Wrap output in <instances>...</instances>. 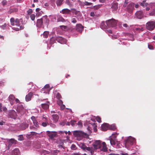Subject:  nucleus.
I'll return each instance as SVG.
<instances>
[{
	"mask_svg": "<svg viewBox=\"0 0 155 155\" xmlns=\"http://www.w3.org/2000/svg\"><path fill=\"white\" fill-rule=\"evenodd\" d=\"M79 12V11H77L75 9H71L70 10L68 9V14L72 13L73 14L77 15Z\"/></svg>",
	"mask_w": 155,
	"mask_h": 155,
	"instance_id": "b1692460",
	"label": "nucleus"
},
{
	"mask_svg": "<svg viewBox=\"0 0 155 155\" xmlns=\"http://www.w3.org/2000/svg\"><path fill=\"white\" fill-rule=\"evenodd\" d=\"M78 145H79V147L80 148H81V149H82L84 151L86 147H87V146L85 144L83 143H80Z\"/></svg>",
	"mask_w": 155,
	"mask_h": 155,
	"instance_id": "cd10ccee",
	"label": "nucleus"
},
{
	"mask_svg": "<svg viewBox=\"0 0 155 155\" xmlns=\"http://www.w3.org/2000/svg\"><path fill=\"white\" fill-rule=\"evenodd\" d=\"M46 90H47V89H44L43 90V91H42V88L41 89V92L42 93H46V94H49V92H47L46 91Z\"/></svg>",
	"mask_w": 155,
	"mask_h": 155,
	"instance_id": "e2e57ef3",
	"label": "nucleus"
},
{
	"mask_svg": "<svg viewBox=\"0 0 155 155\" xmlns=\"http://www.w3.org/2000/svg\"><path fill=\"white\" fill-rule=\"evenodd\" d=\"M61 28L63 30H65L67 28V26L64 25H61L60 26Z\"/></svg>",
	"mask_w": 155,
	"mask_h": 155,
	"instance_id": "4d7b16f0",
	"label": "nucleus"
},
{
	"mask_svg": "<svg viewBox=\"0 0 155 155\" xmlns=\"http://www.w3.org/2000/svg\"><path fill=\"white\" fill-rule=\"evenodd\" d=\"M93 146L95 151L96 150L100 149L102 146L101 142L100 140H96L93 143Z\"/></svg>",
	"mask_w": 155,
	"mask_h": 155,
	"instance_id": "6e6552de",
	"label": "nucleus"
},
{
	"mask_svg": "<svg viewBox=\"0 0 155 155\" xmlns=\"http://www.w3.org/2000/svg\"><path fill=\"white\" fill-rule=\"evenodd\" d=\"M63 102L61 100V99H58L57 101V103L59 105H62L63 104Z\"/></svg>",
	"mask_w": 155,
	"mask_h": 155,
	"instance_id": "49530a36",
	"label": "nucleus"
},
{
	"mask_svg": "<svg viewBox=\"0 0 155 155\" xmlns=\"http://www.w3.org/2000/svg\"><path fill=\"white\" fill-rule=\"evenodd\" d=\"M43 21L41 19H38L37 20V25L38 27H40L41 26L42 24Z\"/></svg>",
	"mask_w": 155,
	"mask_h": 155,
	"instance_id": "bb28decb",
	"label": "nucleus"
},
{
	"mask_svg": "<svg viewBox=\"0 0 155 155\" xmlns=\"http://www.w3.org/2000/svg\"><path fill=\"white\" fill-rule=\"evenodd\" d=\"M135 15L138 18L141 19L143 17V14L142 11H139L136 13Z\"/></svg>",
	"mask_w": 155,
	"mask_h": 155,
	"instance_id": "ddd939ff",
	"label": "nucleus"
},
{
	"mask_svg": "<svg viewBox=\"0 0 155 155\" xmlns=\"http://www.w3.org/2000/svg\"><path fill=\"white\" fill-rule=\"evenodd\" d=\"M9 100H14L15 98L14 95H10L9 97Z\"/></svg>",
	"mask_w": 155,
	"mask_h": 155,
	"instance_id": "bf43d9fd",
	"label": "nucleus"
},
{
	"mask_svg": "<svg viewBox=\"0 0 155 155\" xmlns=\"http://www.w3.org/2000/svg\"><path fill=\"white\" fill-rule=\"evenodd\" d=\"M148 48L149 49L151 50H152L153 49V46L150 45H148Z\"/></svg>",
	"mask_w": 155,
	"mask_h": 155,
	"instance_id": "338daca9",
	"label": "nucleus"
},
{
	"mask_svg": "<svg viewBox=\"0 0 155 155\" xmlns=\"http://www.w3.org/2000/svg\"><path fill=\"white\" fill-rule=\"evenodd\" d=\"M83 29V26L81 24H78L76 26V30L81 33Z\"/></svg>",
	"mask_w": 155,
	"mask_h": 155,
	"instance_id": "4be33fe9",
	"label": "nucleus"
},
{
	"mask_svg": "<svg viewBox=\"0 0 155 155\" xmlns=\"http://www.w3.org/2000/svg\"><path fill=\"white\" fill-rule=\"evenodd\" d=\"M117 135L118 134L117 133H114L112 134V136H110L109 138H111L115 140Z\"/></svg>",
	"mask_w": 155,
	"mask_h": 155,
	"instance_id": "e433bc0d",
	"label": "nucleus"
},
{
	"mask_svg": "<svg viewBox=\"0 0 155 155\" xmlns=\"http://www.w3.org/2000/svg\"><path fill=\"white\" fill-rule=\"evenodd\" d=\"M136 30H137L140 31H143V28L142 27L140 28H136Z\"/></svg>",
	"mask_w": 155,
	"mask_h": 155,
	"instance_id": "774afa93",
	"label": "nucleus"
},
{
	"mask_svg": "<svg viewBox=\"0 0 155 155\" xmlns=\"http://www.w3.org/2000/svg\"><path fill=\"white\" fill-rule=\"evenodd\" d=\"M32 10L31 9H29L27 11L28 15H30L32 14L31 13H32Z\"/></svg>",
	"mask_w": 155,
	"mask_h": 155,
	"instance_id": "3c124183",
	"label": "nucleus"
},
{
	"mask_svg": "<svg viewBox=\"0 0 155 155\" xmlns=\"http://www.w3.org/2000/svg\"><path fill=\"white\" fill-rule=\"evenodd\" d=\"M136 140L134 138L129 136L124 140V143L125 147L128 149L129 150L130 149L129 148L130 147L134 144Z\"/></svg>",
	"mask_w": 155,
	"mask_h": 155,
	"instance_id": "f03ea898",
	"label": "nucleus"
},
{
	"mask_svg": "<svg viewBox=\"0 0 155 155\" xmlns=\"http://www.w3.org/2000/svg\"><path fill=\"white\" fill-rule=\"evenodd\" d=\"M108 128L111 130H114L116 129V127L114 124H112L110 126H109Z\"/></svg>",
	"mask_w": 155,
	"mask_h": 155,
	"instance_id": "a19ab883",
	"label": "nucleus"
},
{
	"mask_svg": "<svg viewBox=\"0 0 155 155\" xmlns=\"http://www.w3.org/2000/svg\"><path fill=\"white\" fill-rule=\"evenodd\" d=\"M147 29L150 31H152L155 28V21H150L147 22L146 25Z\"/></svg>",
	"mask_w": 155,
	"mask_h": 155,
	"instance_id": "39448f33",
	"label": "nucleus"
},
{
	"mask_svg": "<svg viewBox=\"0 0 155 155\" xmlns=\"http://www.w3.org/2000/svg\"><path fill=\"white\" fill-rule=\"evenodd\" d=\"M17 142V141L15 140L14 139H11L9 140L8 141V149H9L10 147L13 144H16Z\"/></svg>",
	"mask_w": 155,
	"mask_h": 155,
	"instance_id": "f3484780",
	"label": "nucleus"
},
{
	"mask_svg": "<svg viewBox=\"0 0 155 155\" xmlns=\"http://www.w3.org/2000/svg\"><path fill=\"white\" fill-rule=\"evenodd\" d=\"M62 13L64 14H68V9H64L62 10Z\"/></svg>",
	"mask_w": 155,
	"mask_h": 155,
	"instance_id": "79ce46f5",
	"label": "nucleus"
},
{
	"mask_svg": "<svg viewBox=\"0 0 155 155\" xmlns=\"http://www.w3.org/2000/svg\"><path fill=\"white\" fill-rule=\"evenodd\" d=\"M64 0H57L56 1V4L58 6H60L63 3Z\"/></svg>",
	"mask_w": 155,
	"mask_h": 155,
	"instance_id": "7c9ffc66",
	"label": "nucleus"
},
{
	"mask_svg": "<svg viewBox=\"0 0 155 155\" xmlns=\"http://www.w3.org/2000/svg\"><path fill=\"white\" fill-rule=\"evenodd\" d=\"M31 119L33 122V123L34 125L37 127L38 128L39 127V124L38 121L35 119V117L32 116L31 117Z\"/></svg>",
	"mask_w": 155,
	"mask_h": 155,
	"instance_id": "2eb2a0df",
	"label": "nucleus"
},
{
	"mask_svg": "<svg viewBox=\"0 0 155 155\" xmlns=\"http://www.w3.org/2000/svg\"><path fill=\"white\" fill-rule=\"evenodd\" d=\"M15 25L17 26H19L20 25V21L19 19L18 18L16 19L15 21Z\"/></svg>",
	"mask_w": 155,
	"mask_h": 155,
	"instance_id": "4c0bfd02",
	"label": "nucleus"
},
{
	"mask_svg": "<svg viewBox=\"0 0 155 155\" xmlns=\"http://www.w3.org/2000/svg\"><path fill=\"white\" fill-rule=\"evenodd\" d=\"M47 121L45 122H43L41 124V125L44 127H46L47 125H49V124L48 122H46Z\"/></svg>",
	"mask_w": 155,
	"mask_h": 155,
	"instance_id": "a18cd8bd",
	"label": "nucleus"
},
{
	"mask_svg": "<svg viewBox=\"0 0 155 155\" xmlns=\"http://www.w3.org/2000/svg\"><path fill=\"white\" fill-rule=\"evenodd\" d=\"M24 137L22 135H21L18 136V140L19 141H22L24 140Z\"/></svg>",
	"mask_w": 155,
	"mask_h": 155,
	"instance_id": "37998d69",
	"label": "nucleus"
},
{
	"mask_svg": "<svg viewBox=\"0 0 155 155\" xmlns=\"http://www.w3.org/2000/svg\"><path fill=\"white\" fill-rule=\"evenodd\" d=\"M50 87V86L49 84H46L44 87L42 88V91H43L44 89H47V90L46 91L47 92H49L50 91V89H49Z\"/></svg>",
	"mask_w": 155,
	"mask_h": 155,
	"instance_id": "c756f323",
	"label": "nucleus"
},
{
	"mask_svg": "<svg viewBox=\"0 0 155 155\" xmlns=\"http://www.w3.org/2000/svg\"><path fill=\"white\" fill-rule=\"evenodd\" d=\"M108 26H107L106 24V22H105L104 21H102L100 25V27L101 28L104 30V31H106L108 28Z\"/></svg>",
	"mask_w": 155,
	"mask_h": 155,
	"instance_id": "4468645a",
	"label": "nucleus"
},
{
	"mask_svg": "<svg viewBox=\"0 0 155 155\" xmlns=\"http://www.w3.org/2000/svg\"><path fill=\"white\" fill-rule=\"evenodd\" d=\"M73 134L77 137V139L78 140H81L83 137L87 138L88 137V135L87 133L80 130L74 131Z\"/></svg>",
	"mask_w": 155,
	"mask_h": 155,
	"instance_id": "f257e3e1",
	"label": "nucleus"
},
{
	"mask_svg": "<svg viewBox=\"0 0 155 155\" xmlns=\"http://www.w3.org/2000/svg\"><path fill=\"white\" fill-rule=\"evenodd\" d=\"M33 95L32 92H30L25 97V100L26 101H29L31 100V98Z\"/></svg>",
	"mask_w": 155,
	"mask_h": 155,
	"instance_id": "f8f14e48",
	"label": "nucleus"
},
{
	"mask_svg": "<svg viewBox=\"0 0 155 155\" xmlns=\"http://www.w3.org/2000/svg\"><path fill=\"white\" fill-rule=\"evenodd\" d=\"M140 5L143 7H146V9L147 11L150 10V8L155 10V3L148 4L146 2V1L144 0L140 3Z\"/></svg>",
	"mask_w": 155,
	"mask_h": 155,
	"instance_id": "7ed1b4c3",
	"label": "nucleus"
},
{
	"mask_svg": "<svg viewBox=\"0 0 155 155\" xmlns=\"http://www.w3.org/2000/svg\"><path fill=\"white\" fill-rule=\"evenodd\" d=\"M66 124L67 125L68 124V122L66 123V121H64L60 123V124L61 125L64 126V125Z\"/></svg>",
	"mask_w": 155,
	"mask_h": 155,
	"instance_id": "8fccbe9b",
	"label": "nucleus"
},
{
	"mask_svg": "<svg viewBox=\"0 0 155 155\" xmlns=\"http://www.w3.org/2000/svg\"><path fill=\"white\" fill-rule=\"evenodd\" d=\"M41 19L43 23H48V22L49 20L47 16L46 15L43 16V17H42Z\"/></svg>",
	"mask_w": 155,
	"mask_h": 155,
	"instance_id": "a878e982",
	"label": "nucleus"
},
{
	"mask_svg": "<svg viewBox=\"0 0 155 155\" xmlns=\"http://www.w3.org/2000/svg\"><path fill=\"white\" fill-rule=\"evenodd\" d=\"M8 115L11 118L14 119H16L17 116L16 112L13 110H12L9 112Z\"/></svg>",
	"mask_w": 155,
	"mask_h": 155,
	"instance_id": "9d476101",
	"label": "nucleus"
},
{
	"mask_svg": "<svg viewBox=\"0 0 155 155\" xmlns=\"http://www.w3.org/2000/svg\"><path fill=\"white\" fill-rule=\"evenodd\" d=\"M96 120L97 121L99 122L100 123L101 122V118L99 116H97L96 117Z\"/></svg>",
	"mask_w": 155,
	"mask_h": 155,
	"instance_id": "13d9d810",
	"label": "nucleus"
},
{
	"mask_svg": "<svg viewBox=\"0 0 155 155\" xmlns=\"http://www.w3.org/2000/svg\"><path fill=\"white\" fill-rule=\"evenodd\" d=\"M53 120L55 122H57L58 120L59 119V117L57 114H54L52 115Z\"/></svg>",
	"mask_w": 155,
	"mask_h": 155,
	"instance_id": "5701e85b",
	"label": "nucleus"
},
{
	"mask_svg": "<svg viewBox=\"0 0 155 155\" xmlns=\"http://www.w3.org/2000/svg\"><path fill=\"white\" fill-rule=\"evenodd\" d=\"M59 152V151L57 150H52L51 151V153L52 155H56Z\"/></svg>",
	"mask_w": 155,
	"mask_h": 155,
	"instance_id": "f704fd0d",
	"label": "nucleus"
},
{
	"mask_svg": "<svg viewBox=\"0 0 155 155\" xmlns=\"http://www.w3.org/2000/svg\"><path fill=\"white\" fill-rule=\"evenodd\" d=\"M111 8L113 10H116L118 8L117 3V2H113L112 4Z\"/></svg>",
	"mask_w": 155,
	"mask_h": 155,
	"instance_id": "393cba45",
	"label": "nucleus"
},
{
	"mask_svg": "<svg viewBox=\"0 0 155 155\" xmlns=\"http://www.w3.org/2000/svg\"><path fill=\"white\" fill-rule=\"evenodd\" d=\"M127 35L129 37V38H128V40L131 41H133L134 40V36L133 34H128Z\"/></svg>",
	"mask_w": 155,
	"mask_h": 155,
	"instance_id": "72a5a7b5",
	"label": "nucleus"
},
{
	"mask_svg": "<svg viewBox=\"0 0 155 155\" xmlns=\"http://www.w3.org/2000/svg\"><path fill=\"white\" fill-rule=\"evenodd\" d=\"M117 21L112 18L106 21V24L108 27H113L114 28H116Z\"/></svg>",
	"mask_w": 155,
	"mask_h": 155,
	"instance_id": "20e7f679",
	"label": "nucleus"
},
{
	"mask_svg": "<svg viewBox=\"0 0 155 155\" xmlns=\"http://www.w3.org/2000/svg\"><path fill=\"white\" fill-rule=\"evenodd\" d=\"M48 136L50 138L52 139L57 137V133L56 132H53L48 131L47 132Z\"/></svg>",
	"mask_w": 155,
	"mask_h": 155,
	"instance_id": "9b49d317",
	"label": "nucleus"
},
{
	"mask_svg": "<svg viewBox=\"0 0 155 155\" xmlns=\"http://www.w3.org/2000/svg\"><path fill=\"white\" fill-rule=\"evenodd\" d=\"M6 24H5L2 25L1 26V27L2 29H5V28L6 27Z\"/></svg>",
	"mask_w": 155,
	"mask_h": 155,
	"instance_id": "69168bd1",
	"label": "nucleus"
},
{
	"mask_svg": "<svg viewBox=\"0 0 155 155\" xmlns=\"http://www.w3.org/2000/svg\"><path fill=\"white\" fill-rule=\"evenodd\" d=\"M58 21H62L63 22L64 21V19L61 17H59L57 19Z\"/></svg>",
	"mask_w": 155,
	"mask_h": 155,
	"instance_id": "c03bdc74",
	"label": "nucleus"
},
{
	"mask_svg": "<svg viewBox=\"0 0 155 155\" xmlns=\"http://www.w3.org/2000/svg\"><path fill=\"white\" fill-rule=\"evenodd\" d=\"M55 96L58 100L62 98V97L61 94L59 93H55Z\"/></svg>",
	"mask_w": 155,
	"mask_h": 155,
	"instance_id": "c9c22d12",
	"label": "nucleus"
},
{
	"mask_svg": "<svg viewBox=\"0 0 155 155\" xmlns=\"http://www.w3.org/2000/svg\"><path fill=\"white\" fill-rule=\"evenodd\" d=\"M110 139L108 140V141L110 143V144L112 145H114L116 143V142L114 140V139H112L111 138H109Z\"/></svg>",
	"mask_w": 155,
	"mask_h": 155,
	"instance_id": "2f4dec72",
	"label": "nucleus"
},
{
	"mask_svg": "<svg viewBox=\"0 0 155 155\" xmlns=\"http://www.w3.org/2000/svg\"><path fill=\"white\" fill-rule=\"evenodd\" d=\"M84 151L86 152V153L84 154L85 155H93L95 150L93 147H87Z\"/></svg>",
	"mask_w": 155,
	"mask_h": 155,
	"instance_id": "0eeeda50",
	"label": "nucleus"
},
{
	"mask_svg": "<svg viewBox=\"0 0 155 155\" xmlns=\"http://www.w3.org/2000/svg\"><path fill=\"white\" fill-rule=\"evenodd\" d=\"M92 3L85 1L84 2V5H92Z\"/></svg>",
	"mask_w": 155,
	"mask_h": 155,
	"instance_id": "603ef678",
	"label": "nucleus"
},
{
	"mask_svg": "<svg viewBox=\"0 0 155 155\" xmlns=\"http://www.w3.org/2000/svg\"><path fill=\"white\" fill-rule=\"evenodd\" d=\"M49 102L48 101H46L45 103L42 104H41L42 108L45 110H47L49 107Z\"/></svg>",
	"mask_w": 155,
	"mask_h": 155,
	"instance_id": "dca6fc26",
	"label": "nucleus"
},
{
	"mask_svg": "<svg viewBox=\"0 0 155 155\" xmlns=\"http://www.w3.org/2000/svg\"><path fill=\"white\" fill-rule=\"evenodd\" d=\"M20 152L18 148L14 149L12 152L11 155H20Z\"/></svg>",
	"mask_w": 155,
	"mask_h": 155,
	"instance_id": "6ab92c4d",
	"label": "nucleus"
},
{
	"mask_svg": "<svg viewBox=\"0 0 155 155\" xmlns=\"http://www.w3.org/2000/svg\"><path fill=\"white\" fill-rule=\"evenodd\" d=\"M102 6V5H98L94 6L93 7V8L94 10L98 9L100 8Z\"/></svg>",
	"mask_w": 155,
	"mask_h": 155,
	"instance_id": "ea45409f",
	"label": "nucleus"
},
{
	"mask_svg": "<svg viewBox=\"0 0 155 155\" xmlns=\"http://www.w3.org/2000/svg\"><path fill=\"white\" fill-rule=\"evenodd\" d=\"M76 121L74 120H71V121L70 124L72 126H74L76 124Z\"/></svg>",
	"mask_w": 155,
	"mask_h": 155,
	"instance_id": "864d4df0",
	"label": "nucleus"
},
{
	"mask_svg": "<svg viewBox=\"0 0 155 155\" xmlns=\"http://www.w3.org/2000/svg\"><path fill=\"white\" fill-rule=\"evenodd\" d=\"M35 15L34 14H32L30 15V18L32 21H34L35 18Z\"/></svg>",
	"mask_w": 155,
	"mask_h": 155,
	"instance_id": "de8ad7c7",
	"label": "nucleus"
},
{
	"mask_svg": "<svg viewBox=\"0 0 155 155\" xmlns=\"http://www.w3.org/2000/svg\"><path fill=\"white\" fill-rule=\"evenodd\" d=\"M49 35V32L48 31H45L43 33V37L45 38H47Z\"/></svg>",
	"mask_w": 155,
	"mask_h": 155,
	"instance_id": "473e14b6",
	"label": "nucleus"
},
{
	"mask_svg": "<svg viewBox=\"0 0 155 155\" xmlns=\"http://www.w3.org/2000/svg\"><path fill=\"white\" fill-rule=\"evenodd\" d=\"M97 126L94 124H90L87 128V134H90L91 133L92 128H93L94 132H96L97 130Z\"/></svg>",
	"mask_w": 155,
	"mask_h": 155,
	"instance_id": "423d86ee",
	"label": "nucleus"
},
{
	"mask_svg": "<svg viewBox=\"0 0 155 155\" xmlns=\"http://www.w3.org/2000/svg\"><path fill=\"white\" fill-rule=\"evenodd\" d=\"M134 4L133 3H130L129 4L127 7L128 11H131L134 9Z\"/></svg>",
	"mask_w": 155,
	"mask_h": 155,
	"instance_id": "aec40b11",
	"label": "nucleus"
},
{
	"mask_svg": "<svg viewBox=\"0 0 155 155\" xmlns=\"http://www.w3.org/2000/svg\"><path fill=\"white\" fill-rule=\"evenodd\" d=\"M18 11V9L17 8H14L11 9L8 11V12L10 14L12 13L16 12Z\"/></svg>",
	"mask_w": 155,
	"mask_h": 155,
	"instance_id": "c85d7f7f",
	"label": "nucleus"
},
{
	"mask_svg": "<svg viewBox=\"0 0 155 155\" xmlns=\"http://www.w3.org/2000/svg\"><path fill=\"white\" fill-rule=\"evenodd\" d=\"M100 150L103 152H106L107 151V147L105 142H103L102 144V146Z\"/></svg>",
	"mask_w": 155,
	"mask_h": 155,
	"instance_id": "a211bd4d",
	"label": "nucleus"
},
{
	"mask_svg": "<svg viewBox=\"0 0 155 155\" xmlns=\"http://www.w3.org/2000/svg\"><path fill=\"white\" fill-rule=\"evenodd\" d=\"M78 125L80 127H82L83 124L81 121H79L78 123Z\"/></svg>",
	"mask_w": 155,
	"mask_h": 155,
	"instance_id": "09e8293b",
	"label": "nucleus"
},
{
	"mask_svg": "<svg viewBox=\"0 0 155 155\" xmlns=\"http://www.w3.org/2000/svg\"><path fill=\"white\" fill-rule=\"evenodd\" d=\"M16 110L18 114H20L21 115L24 114L25 111V109L23 105L21 104L18 106Z\"/></svg>",
	"mask_w": 155,
	"mask_h": 155,
	"instance_id": "1a4fd4ad",
	"label": "nucleus"
},
{
	"mask_svg": "<svg viewBox=\"0 0 155 155\" xmlns=\"http://www.w3.org/2000/svg\"><path fill=\"white\" fill-rule=\"evenodd\" d=\"M71 148L72 150H74L76 149L77 147L75 145L72 144L71 147Z\"/></svg>",
	"mask_w": 155,
	"mask_h": 155,
	"instance_id": "5fc2aeb1",
	"label": "nucleus"
},
{
	"mask_svg": "<svg viewBox=\"0 0 155 155\" xmlns=\"http://www.w3.org/2000/svg\"><path fill=\"white\" fill-rule=\"evenodd\" d=\"M7 1L5 0H4L2 1V5L3 6L6 5L7 4Z\"/></svg>",
	"mask_w": 155,
	"mask_h": 155,
	"instance_id": "6e6d98bb",
	"label": "nucleus"
},
{
	"mask_svg": "<svg viewBox=\"0 0 155 155\" xmlns=\"http://www.w3.org/2000/svg\"><path fill=\"white\" fill-rule=\"evenodd\" d=\"M42 153H43L44 155H46L47 154H49V152L46 150H43L42 152Z\"/></svg>",
	"mask_w": 155,
	"mask_h": 155,
	"instance_id": "052dcab7",
	"label": "nucleus"
},
{
	"mask_svg": "<svg viewBox=\"0 0 155 155\" xmlns=\"http://www.w3.org/2000/svg\"><path fill=\"white\" fill-rule=\"evenodd\" d=\"M42 119L43 121H47V118L46 117H45L43 115L42 117Z\"/></svg>",
	"mask_w": 155,
	"mask_h": 155,
	"instance_id": "680f3d73",
	"label": "nucleus"
},
{
	"mask_svg": "<svg viewBox=\"0 0 155 155\" xmlns=\"http://www.w3.org/2000/svg\"><path fill=\"white\" fill-rule=\"evenodd\" d=\"M15 20L13 18H12L10 19V21L11 25H15Z\"/></svg>",
	"mask_w": 155,
	"mask_h": 155,
	"instance_id": "58836bf2",
	"label": "nucleus"
},
{
	"mask_svg": "<svg viewBox=\"0 0 155 155\" xmlns=\"http://www.w3.org/2000/svg\"><path fill=\"white\" fill-rule=\"evenodd\" d=\"M109 124L107 123H104L101 125V129L103 131H106L108 128Z\"/></svg>",
	"mask_w": 155,
	"mask_h": 155,
	"instance_id": "412c9836",
	"label": "nucleus"
},
{
	"mask_svg": "<svg viewBox=\"0 0 155 155\" xmlns=\"http://www.w3.org/2000/svg\"><path fill=\"white\" fill-rule=\"evenodd\" d=\"M123 27L127 28V29L129 28V26L127 24H124L123 25Z\"/></svg>",
	"mask_w": 155,
	"mask_h": 155,
	"instance_id": "0e129e2a",
	"label": "nucleus"
}]
</instances>
